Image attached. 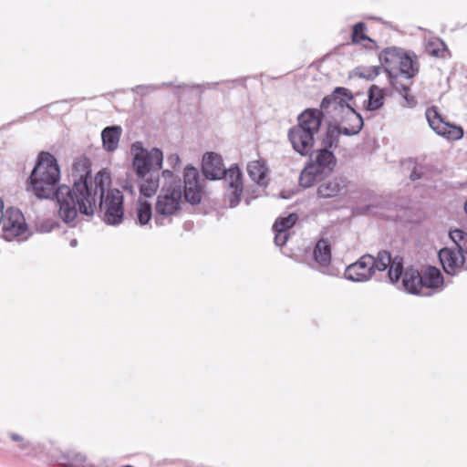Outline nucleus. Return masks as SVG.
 <instances>
[{"label": "nucleus", "instance_id": "nucleus-10", "mask_svg": "<svg viewBox=\"0 0 467 467\" xmlns=\"http://www.w3.org/2000/svg\"><path fill=\"white\" fill-rule=\"evenodd\" d=\"M374 256L365 254L361 256L356 263L348 265L345 270L346 278L355 281L363 282L368 280L373 273Z\"/></svg>", "mask_w": 467, "mask_h": 467}, {"label": "nucleus", "instance_id": "nucleus-39", "mask_svg": "<svg viewBox=\"0 0 467 467\" xmlns=\"http://www.w3.org/2000/svg\"><path fill=\"white\" fill-rule=\"evenodd\" d=\"M168 160L170 162H172L174 164H178L180 162V158L176 154H172V155L169 156Z\"/></svg>", "mask_w": 467, "mask_h": 467}, {"label": "nucleus", "instance_id": "nucleus-35", "mask_svg": "<svg viewBox=\"0 0 467 467\" xmlns=\"http://www.w3.org/2000/svg\"><path fill=\"white\" fill-rule=\"evenodd\" d=\"M275 232V243L278 246H283L286 244L289 233L285 232V230L281 229H273Z\"/></svg>", "mask_w": 467, "mask_h": 467}, {"label": "nucleus", "instance_id": "nucleus-4", "mask_svg": "<svg viewBox=\"0 0 467 467\" xmlns=\"http://www.w3.org/2000/svg\"><path fill=\"white\" fill-rule=\"evenodd\" d=\"M130 152L133 156L132 166L137 176L148 175L161 169L163 155L161 150L153 148L147 150L142 143L138 141L131 145Z\"/></svg>", "mask_w": 467, "mask_h": 467}, {"label": "nucleus", "instance_id": "nucleus-1", "mask_svg": "<svg viewBox=\"0 0 467 467\" xmlns=\"http://www.w3.org/2000/svg\"><path fill=\"white\" fill-rule=\"evenodd\" d=\"M83 165L86 171L84 180L75 182L70 188L63 186L57 192L58 214L66 223L73 222L78 215V212L92 215L99 200V209L104 213V221L109 224H118L123 219V194L119 190L109 191L104 196L105 184L110 182L109 176L104 172H99L92 182L88 183V163L80 160L75 163V168Z\"/></svg>", "mask_w": 467, "mask_h": 467}, {"label": "nucleus", "instance_id": "nucleus-17", "mask_svg": "<svg viewBox=\"0 0 467 467\" xmlns=\"http://www.w3.org/2000/svg\"><path fill=\"white\" fill-rule=\"evenodd\" d=\"M225 170L223 167L222 158L214 153L208 152L202 158V172L210 180L219 179Z\"/></svg>", "mask_w": 467, "mask_h": 467}, {"label": "nucleus", "instance_id": "nucleus-6", "mask_svg": "<svg viewBox=\"0 0 467 467\" xmlns=\"http://www.w3.org/2000/svg\"><path fill=\"white\" fill-rule=\"evenodd\" d=\"M182 196L179 182H175L169 187H163L155 204L156 221L158 222L161 216L176 214L181 207Z\"/></svg>", "mask_w": 467, "mask_h": 467}, {"label": "nucleus", "instance_id": "nucleus-14", "mask_svg": "<svg viewBox=\"0 0 467 467\" xmlns=\"http://www.w3.org/2000/svg\"><path fill=\"white\" fill-rule=\"evenodd\" d=\"M347 192V182L341 178H333L320 183L317 193L321 199H336L345 195Z\"/></svg>", "mask_w": 467, "mask_h": 467}, {"label": "nucleus", "instance_id": "nucleus-24", "mask_svg": "<svg viewBox=\"0 0 467 467\" xmlns=\"http://www.w3.org/2000/svg\"><path fill=\"white\" fill-rule=\"evenodd\" d=\"M314 258L322 266H327L331 261V244L327 239H320L314 248Z\"/></svg>", "mask_w": 467, "mask_h": 467}, {"label": "nucleus", "instance_id": "nucleus-30", "mask_svg": "<svg viewBox=\"0 0 467 467\" xmlns=\"http://www.w3.org/2000/svg\"><path fill=\"white\" fill-rule=\"evenodd\" d=\"M321 174L314 166H311L309 163L305 167L302 171L299 177V183L304 188L311 187L316 180L317 175Z\"/></svg>", "mask_w": 467, "mask_h": 467}, {"label": "nucleus", "instance_id": "nucleus-19", "mask_svg": "<svg viewBox=\"0 0 467 467\" xmlns=\"http://www.w3.org/2000/svg\"><path fill=\"white\" fill-rule=\"evenodd\" d=\"M140 192L145 197H152L160 186L158 171L150 172L148 175L137 176Z\"/></svg>", "mask_w": 467, "mask_h": 467}, {"label": "nucleus", "instance_id": "nucleus-21", "mask_svg": "<svg viewBox=\"0 0 467 467\" xmlns=\"http://www.w3.org/2000/svg\"><path fill=\"white\" fill-rule=\"evenodd\" d=\"M247 171L250 178L258 185L265 186L267 184V168L263 161H253L247 165Z\"/></svg>", "mask_w": 467, "mask_h": 467}, {"label": "nucleus", "instance_id": "nucleus-32", "mask_svg": "<svg viewBox=\"0 0 467 467\" xmlns=\"http://www.w3.org/2000/svg\"><path fill=\"white\" fill-rule=\"evenodd\" d=\"M298 220L296 213H290L286 217H279L275 220L273 229H281L287 232L296 224Z\"/></svg>", "mask_w": 467, "mask_h": 467}, {"label": "nucleus", "instance_id": "nucleus-37", "mask_svg": "<svg viewBox=\"0 0 467 467\" xmlns=\"http://www.w3.org/2000/svg\"><path fill=\"white\" fill-rule=\"evenodd\" d=\"M11 439L14 441H16V442H19L20 443V447L21 448H26L27 447V442L26 441L25 438L19 434H16V433H12L10 435Z\"/></svg>", "mask_w": 467, "mask_h": 467}, {"label": "nucleus", "instance_id": "nucleus-20", "mask_svg": "<svg viewBox=\"0 0 467 467\" xmlns=\"http://www.w3.org/2000/svg\"><path fill=\"white\" fill-rule=\"evenodd\" d=\"M402 283L404 288L408 292L418 295L424 294L422 291L421 275L419 273V271L414 269H408L404 273Z\"/></svg>", "mask_w": 467, "mask_h": 467}, {"label": "nucleus", "instance_id": "nucleus-8", "mask_svg": "<svg viewBox=\"0 0 467 467\" xmlns=\"http://www.w3.org/2000/svg\"><path fill=\"white\" fill-rule=\"evenodd\" d=\"M353 96L346 88H337L332 94L325 97L321 103V110L335 120H338L345 114L347 108H352L349 102Z\"/></svg>", "mask_w": 467, "mask_h": 467}, {"label": "nucleus", "instance_id": "nucleus-13", "mask_svg": "<svg viewBox=\"0 0 467 467\" xmlns=\"http://www.w3.org/2000/svg\"><path fill=\"white\" fill-rule=\"evenodd\" d=\"M404 51L397 47H388L379 54V60L385 70L389 73L391 84L399 89L395 85L397 79V68L400 64V59L404 55Z\"/></svg>", "mask_w": 467, "mask_h": 467}, {"label": "nucleus", "instance_id": "nucleus-31", "mask_svg": "<svg viewBox=\"0 0 467 467\" xmlns=\"http://www.w3.org/2000/svg\"><path fill=\"white\" fill-rule=\"evenodd\" d=\"M425 50L429 55L439 57H443L446 47L441 39L435 38L428 41Z\"/></svg>", "mask_w": 467, "mask_h": 467}, {"label": "nucleus", "instance_id": "nucleus-23", "mask_svg": "<svg viewBox=\"0 0 467 467\" xmlns=\"http://www.w3.org/2000/svg\"><path fill=\"white\" fill-rule=\"evenodd\" d=\"M366 24L358 22L354 25L351 40L353 44L362 45L366 48L373 49L377 47L376 42L366 35Z\"/></svg>", "mask_w": 467, "mask_h": 467}, {"label": "nucleus", "instance_id": "nucleus-5", "mask_svg": "<svg viewBox=\"0 0 467 467\" xmlns=\"http://www.w3.org/2000/svg\"><path fill=\"white\" fill-rule=\"evenodd\" d=\"M0 227L2 237L8 242H23L31 234L23 213L14 207L5 211Z\"/></svg>", "mask_w": 467, "mask_h": 467}, {"label": "nucleus", "instance_id": "nucleus-28", "mask_svg": "<svg viewBox=\"0 0 467 467\" xmlns=\"http://www.w3.org/2000/svg\"><path fill=\"white\" fill-rule=\"evenodd\" d=\"M400 64L397 68V78L399 76H402L407 79H410L413 78L417 72V68H415L414 62L412 58L404 53L402 59H400Z\"/></svg>", "mask_w": 467, "mask_h": 467}, {"label": "nucleus", "instance_id": "nucleus-16", "mask_svg": "<svg viewBox=\"0 0 467 467\" xmlns=\"http://www.w3.org/2000/svg\"><path fill=\"white\" fill-rule=\"evenodd\" d=\"M323 117L324 112L321 109H306L298 116L297 126L315 135L320 129Z\"/></svg>", "mask_w": 467, "mask_h": 467}, {"label": "nucleus", "instance_id": "nucleus-27", "mask_svg": "<svg viewBox=\"0 0 467 467\" xmlns=\"http://www.w3.org/2000/svg\"><path fill=\"white\" fill-rule=\"evenodd\" d=\"M386 91L376 85H372L368 90V109L375 110L382 107Z\"/></svg>", "mask_w": 467, "mask_h": 467}, {"label": "nucleus", "instance_id": "nucleus-26", "mask_svg": "<svg viewBox=\"0 0 467 467\" xmlns=\"http://www.w3.org/2000/svg\"><path fill=\"white\" fill-rule=\"evenodd\" d=\"M343 134L342 128L337 125H328L322 140V146L325 149H335L338 146L339 136Z\"/></svg>", "mask_w": 467, "mask_h": 467}, {"label": "nucleus", "instance_id": "nucleus-15", "mask_svg": "<svg viewBox=\"0 0 467 467\" xmlns=\"http://www.w3.org/2000/svg\"><path fill=\"white\" fill-rule=\"evenodd\" d=\"M309 164L321 174L329 173L336 167L337 159L330 150L323 148L311 154Z\"/></svg>", "mask_w": 467, "mask_h": 467}, {"label": "nucleus", "instance_id": "nucleus-12", "mask_svg": "<svg viewBox=\"0 0 467 467\" xmlns=\"http://www.w3.org/2000/svg\"><path fill=\"white\" fill-rule=\"evenodd\" d=\"M288 138L293 149L302 156L311 152L315 142L314 134L311 132L296 125L290 129Z\"/></svg>", "mask_w": 467, "mask_h": 467}, {"label": "nucleus", "instance_id": "nucleus-40", "mask_svg": "<svg viewBox=\"0 0 467 467\" xmlns=\"http://www.w3.org/2000/svg\"><path fill=\"white\" fill-rule=\"evenodd\" d=\"M162 175L164 177H169V178L173 177V173L171 171H168V170L163 171H162Z\"/></svg>", "mask_w": 467, "mask_h": 467}, {"label": "nucleus", "instance_id": "nucleus-11", "mask_svg": "<svg viewBox=\"0 0 467 467\" xmlns=\"http://www.w3.org/2000/svg\"><path fill=\"white\" fill-rule=\"evenodd\" d=\"M183 179L185 200L192 204L199 203L202 200V187L198 170L193 167L185 168Z\"/></svg>", "mask_w": 467, "mask_h": 467}, {"label": "nucleus", "instance_id": "nucleus-7", "mask_svg": "<svg viewBox=\"0 0 467 467\" xmlns=\"http://www.w3.org/2000/svg\"><path fill=\"white\" fill-rule=\"evenodd\" d=\"M425 115L430 127L439 136L449 140H458L463 137V129L445 121L436 107L427 109Z\"/></svg>", "mask_w": 467, "mask_h": 467}, {"label": "nucleus", "instance_id": "nucleus-38", "mask_svg": "<svg viewBox=\"0 0 467 467\" xmlns=\"http://www.w3.org/2000/svg\"><path fill=\"white\" fill-rule=\"evenodd\" d=\"M379 75V67H374L368 74H362L364 78H367L368 79H372L376 76Z\"/></svg>", "mask_w": 467, "mask_h": 467}, {"label": "nucleus", "instance_id": "nucleus-41", "mask_svg": "<svg viewBox=\"0 0 467 467\" xmlns=\"http://www.w3.org/2000/svg\"><path fill=\"white\" fill-rule=\"evenodd\" d=\"M464 210H465V212L467 213V200H466V202H465V205H464Z\"/></svg>", "mask_w": 467, "mask_h": 467}, {"label": "nucleus", "instance_id": "nucleus-33", "mask_svg": "<svg viewBox=\"0 0 467 467\" xmlns=\"http://www.w3.org/2000/svg\"><path fill=\"white\" fill-rule=\"evenodd\" d=\"M393 259H391L390 254L387 251L379 252L377 257H374V265H373V273L375 270L384 271L388 266H389L390 263Z\"/></svg>", "mask_w": 467, "mask_h": 467}, {"label": "nucleus", "instance_id": "nucleus-3", "mask_svg": "<svg viewBox=\"0 0 467 467\" xmlns=\"http://www.w3.org/2000/svg\"><path fill=\"white\" fill-rule=\"evenodd\" d=\"M451 240L456 248L445 247L439 251V259L443 270L448 275H455L464 265V253H467V232L461 229L451 230L449 233Z\"/></svg>", "mask_w": 467, "mask_h": 467}, {"label": "nucleus", "instance_id": "nucleus-34", "mask_svg": "<svg viewBox=\"0 0 467 467\" xmlns=\"http://www.w3.org/2000/svg\"><path fill=\"white\" fill-rule=\"evenodd\" d=\"M403 272L402 259L395 257L389 265V277L391 282H397Z\"/></svg>", "mask_w": 467, "mask_h": 467}, {"label": "nucleus", "instance_id": "nucleus-9", "mask_svg": "<svg viewBox=\"0 0 467 467\" xmlns=\"http://www.w3.org/2000/svg\"><path fill=\"white\" fill-rule=\"evenodd\" d=\"M223 175L226 187L225 198L230 207H234L240 202L244 190L242 172L238 167H232L225 171Z\"/></svg>", "mask_w": 467, "mask_h": 467}, {"label": "nucleus", "instance_id": "nucleus-25", "mask_svg": "<svg viewBox=\"0 0 467 467\" xmlns=\"http://www.w3.org/2000/svg\"><path fill=\"white\" fill-rule=\"evenodd\" d=\"M422 290L424 288H437L443 284L441 271L433 266L428 267L421 275Z\"/></svg>", "mask_w": 467, "mask_h": 467}, {"label": "nucleus", "instance_id": "nucleus-18", "mask_svg": "<svg viewBox=\"0 0 467 467\" xmlns=\"http://www.w3.org/2000/svg\"><path fill=\"white\" fill-rule=\"evenodd\" d=\"M338 120L347 123L341 128L343 134L348 136L358 133L363 126L361 116L353 108H347L345 114Z\"/></svg>", "mask_w": 467, "mask_h": 467}, {"label": "nucleus", "instance_id": "nucleus-22", "mask_svg": "<svg viewBox=\"0 0 467 467\" xmlns=\"http://www.w3.org/2000/svg\"><path fill=\"white\" fill-rule=\"evenodd\" d=\"M121 128L118 126L107 127L102 130L103 147L107 151H114L119 142Z\"/></svg>", "mask_w": 467, "mask_h": 467}, {"label": "nucleus", "instance_id": "nucleus-29", "mask_svg": "<svg viewBox=\"0 0 467 467\" xmlns=\"http://www.w3.org/2000/svg\"><path fill=\"white\" fill-rule=\"evenodd\" d=\"M136 213L139 223L140 225L147 224L152 216L151 204L149 202L139 200Z\"/></svg>", "mask_w": 467, "mask_h": 467}, {"label": "nucleus", "instance_id": "nucleus-36", "mask_svg": "<svg viewBox=\"0 0 467 467\" xmlns=\"http://www.w3.org/2000/svg\"><path fill=\"white\" fill-rule=\"evenodd\" d=\"M423 175V167L415 165L412 171L410 174V179L411 181L419 180Z\"/></svg>", "mask_w": 467, "mask_h": 467}, {"label": "nucleus", "instance_id": "nucleus-2", "mask_svg": "<svg viewBox=\"0 0 467 467\" xmlns=\"http://www.w3.org/2000/svg\"><path fill=\"white\" fill-rule=\"evenodd\" d=\"M60 170L57 159L48 152H41L30 175V185L37 198H50L64 185H58Z\"/></svg>", "mask_w": 467, "mask_h": 467}]
</instances>
